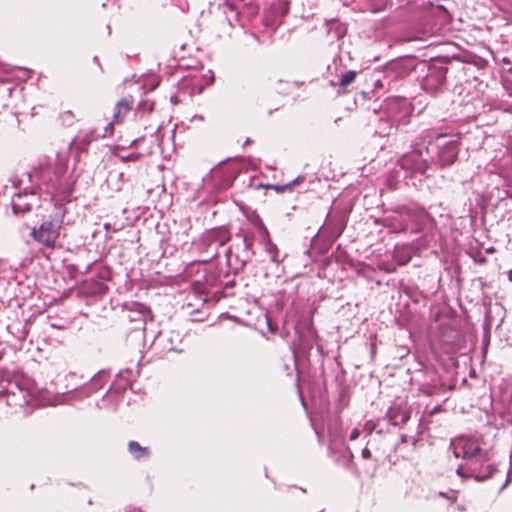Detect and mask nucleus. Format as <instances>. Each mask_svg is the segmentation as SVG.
Wrapping results in <instances>:
<instances>
[{
    "label": "nucleus",
    "mask_w": 512,
    "mask_h": 512,
    "mask_svg": "<svg viewBox=\"0 0 512 512\" xmlns=\"http://www.w3.org/2000/svg\"><path fill=\"white\" fill-rule=\"evenodd\" d=\"M390 214L376 219V224L387 228L391 233L419 234L431 223V217L424 209L407 205H396L386 210Z\"/></svg>",
    "instance_id": "f257e3e1"
},
{
    "label": "nucleus",
    "mask_w": 512,
    "mask_h": 512,
    "mask_svg": "<svg viewBox=\"0 0 512 512\" xmlns=\"http://www.w3.org/2000/svg\"><path fill=\"white\" fill-rule=\"evenodd\" d=\"M451 64L452 59L447 56L420 63V71L424 73L420 82L421 88L429 94L442 93L447 86V74Z\"/></svg>",
    "instance_id": "f03ea898"
},
{
    "label": "nucleus",
    "mask_w": 512,
    "mask_h": 512,
    "mask_svg": "<svg viewBox=\"0 0 512 512\" xmlns=\"http://www.w3.org/2000/svg\"><path fill=\"white\" fill-rule=\"evenodd\" d=\"M429 147H414L411 151L403 154L397 161L399 170L397 173L403 172V178L418 179L428 178V171L432 167L429 156Z\"/></svg>",
    "instance_id": "7ed1b4c3"
},
{
    "label": "nucleus",
    "mask_w": 512,
    "mask_h": 512,
    "mask_svg": "<svg viewBox=\"0 0 512 512\" xmlns=\"http://www.w3.org/2000/svg\"><path fill=\"white\" fill-rule=\"evenodd\" d=\"M55 211L44 219L38 228L33 227L30 237L42 246L54 249L60 237V231L66 215V208L59 201L55 202Z\"/></svg>",
    "instance_id": "20e7f679"
},
{
    "label": "nucleus",
    "mask_w": 512,
    "mask_h": 512,
    "mask_svg": "<svg viewBox=\"0 0 512 512\" xmlns=\"http://www.w3.org/2000/svg\"><path fill=\"white\" fill-rule=\"evenodd\" d=\"M446 137L447 134L439 133L427 146L432 150L429 154L432 166L440 169L451 167L457 161L460 152L459 138L447 140Z\"/></svg>",
    "instance_id": "39448f33"
},
{
    "label": "nucleus",
    "mask_w": 512,
    "mask_h": 512,
    "mask_svg": "<svg viewBox=\"0 0 512 512\" xmlns=\"http://www.w3.org/2000/svg\"><path fill=\"white\" fill-rule=\"evenodd\" d=\"M462 458L465 461V469L469 476L478 482L485 481L493 476L497 471L494 464L487 463V452L483 451L479 446L470 447L465 445L462 448Z\"/></svg>",
    "instance_id": "423d86ee"
},
{
    "label": "nucleus",
    "mask_w": 512,
    "mask_h": 512,
    "mask_svg": "<svg viewBox=\"0 0 512 512\" xmlns=\"http://www.w3.org/2000/svg\"><path fill=\"white\" fill-rule=\"evenodd\" d=\"M60 176L61 169L50 164L40 165L29 173V178L36 182L37 189L51 196V202L55 200L61 189Z\"/></svg>",
    "instance_id": "0eeeda50"
},
{
    "label": "nucleus",
    "mask_w": 512,
    "mask_h": 512,
    "mask_svg": "<svg viewBox=\"0 0 512 512\" xmlns=\"http://www.w3.org/2000/svg\"><path fill=\"white\" fill-rule=\"evenodd\" d=\"M296 333L299 338V350L302 354L309 357L314 346L323 354V346L318 343L319 336L313 325V312L303 315L295 325Z\"/></svg>",
    "instance_id": "6e6552de"
},
{
    "label": "nucleus",
    "mask_w": 512,
    "mask_h": 512,
    "mask_svg": "<svg viewBox=\"0 0 512 512\" xmlns=\"http://www.w3.org/2000/svg\"><path fill=\"white\" fill-rule=\"evenodd\" d=\"M379 111L396 126L407 124L413 112L412 103L403 97L387 98L379 106Z\"/></svg>",
    "instance_id": "1a4fd4ad"
},
{
    "label": "nucleus",
    "mask_w": 512,
    "mask_h": 512,
    "mask_svg": "<svg viewBox=\"0 0 512 512\" xmlns=\"http://www.w3.org/2000/svg\"><path fill=\"white\" fill-rule=\"evenodd\" d=\"M289 5L290 3L287 0L273 1L264 11L263 24L270 28L278 27L281 24L282 19L287 15Z\"/></svg>",
    "instance_id": "9d476101"
},
{
    "label": "nucleus",
    "mask_w": 512,
    "mask_h": 512,
    "mask_svg": "<svg viewBox=\"0 0 512 512\" xmlns=\"http://www.w3.org/2000/svg\"><path fill=\"white\" fill-rule=\"evenodd\" d=\"M134 99L132 96H126L120 99L114 106L112 120L106 125L102 137L111 135L115 125L122 124L126 115L133 109Z\"/></svg>",
    "instance_id": "9b49d317"
},
{
    "label": "nucleus",
    "mask_w": 512,
    "mask_h": 512,
    "mask_svg": "<svg viewBox=\"0 0 512 512\" xmlns=\"http://www.w3.org/2000/svg\"><path fill=\"white\" fill-rule=\"evenodd\" d=\"M420 63H416L414 58H404L391 62L385 69V77L404 78L413 71H416Z\"/></svg>",
    "instance_id": "f8f14e48"
},
{
    "label": "nucleus",
    "mask_w": 512,
    "mask_h": 512,
    "mask_svg": "<svg viewBox=\"0 0 512 512\" xmlns=\"http://www.w3.org/2000/svg\"><path fill=\"white\" fill-rule=\"evenodd\" d=\"M237 252L233 253L232 247H229L226 251L227 264L233 269L234 275L244 271L248 262L251 261L255 252H249V250L237 248Z\"/></svg>",
    "instance_id": "ddd939ff"
},
{
    "label": "nucleus",
    "mask_w": 512,
    "mask_h": 512,
    "mask_svg": "<svg viewBox=\"0 0 512 512\" xmlns=\"http://www.w3.org/2000/svg\"><path fill=\"white\" fill-rule=\"evenodd\" d=\"M35 188H25L22 192H18L12 198V211L16 216L24 215L32 210V203L27 200L28 196L36 195Z\"/></svg>",
    "instance_id": "4468645a"
},
{
    "label": "nucleus",
    "mask_w": 512,
    "mask_h": 512,
    "mask_svg": "<svg viewBox=\"0 0 512 512\" xmlns=\"http://www.w3.org/2000/svg\"><path fill=\"white\" fill-rule=\"evenodd\" d=\"M410 418L411 412L409 410H404L397 406L390 407L382 419H384V421L387 420L388 425L402 428L407 424Z\"/></svg>",
    "instance_id": "2eb2a0df"
},
{
    "label": "nucleus",
    "mask_w": 512,
    "mask_h": 512,
    "mask_svg": "<svg viewBox=\"0 0 512 512\" xmlns=\"http://www.w3.org/2000/svg\"><path fill=\"white\" fill-rule=\"evenodd\" d=\"M231 239V234L226 225L214 227L207 231L205 235V240L211 244L216 242L219 246H224Z\"/></svg>",
    "instance_id": "dca6fc26"
},
{
    "label": "nucleus",
    "mask_w": 512,
    "mask_h": 512,
    "mask_svg": "<svg viewBox=\"0 0 512 512\" xmlns=\"http://www.w3.org/2000/svg\"><path fill=\"white\" fill-rule=\"evenodd\" d=\"M373 112L375 113V115L378 116V124L375 130L376 134L384 137L389 136L394 130H397L398 126H396L394 123L389 121L385 116H383V114H381L379 110L373 108Z\"/></svg>",
    "instance_id": "f3484780"
},
{
    "label": "nucleus",
    "mask_w": 512,
    "mask_h": 512,
    "mask_svg": "<svg viewBox=\"0 0 512 512\" xmlns=\"http://www.w3.org/2000/svg\"><path fill=\"white\" fill-rule=\"evenodd\" d=\"M326 226L331 230V236L338 238L346 227V221L342 215L338 216H327Z\"/></svg>",
    "instance_id": "a211bd4d"
},
{
    "label": "nucleus",
    "mask_w": 512,
    "mask_h": 512,
    "mask_svg": "<svg viewBox=\"0 0 512 512\" xmlns=\"http://www.w3.org/2000/svg\"><path fill=\"white\" fill-rule=\"evenodd\" d=\"M327 33L336 39H342L347 33V25L337 19H330L326 21Z\"/></svg>",
    "instance_id": "6ab92c4d"
},
{
    "label": "nucleus",
    "mask_w": 512,
    "mask_h": 512,
    "mask_svg": "<svg viewBox=\"0 0 512 512\" xmlns=\"http://www.w3.org/2000/svg\"><path fill=\"white\" fill-rule=\"evenodd\" d=\"M129 453L137 461L147 460L150 457V449L148 447L141 446L137 441H130L127 445Z\"/></svg>",
    "instance_id": "aec40b11"
},
{
    "label": "nucleus",
    "mask_w": 512,
    "mask_h": 512,
    "mask_svg": "<svg viewBox=\"0 0 512 512\" xmlns=\"http://www.w3.org/2000/svg\"><path fill=\"white\" fill-rule=\"evenodd\" d=\"M357 76V72L354 70H349L341 74L339 82L331 81L330 84L332 86H338L337 92L346 93L347 88L355 81Z\"/></svg>",
    "instance_id": "412c9836"
},
{
    "label": "nucleus",
    "mask_w": 512,
    "mask_h": 512,
    "mask_svg": "<svg viewBox=\"0 0 512 512\" xmlns=\"http://www.w3.org/2000/svg\"><path fill=\"white\" fill-rule=\"evenodd\" d=\"M125 309L127 310V318L131 322H138L139 324H143L145 322V317L143 313L144 305L140 303H131L130 306L125 305Z\"/></svg>",
    "instance_id": "4be33fe9"
},
{
    "label": "nucleus",
    "mask_w": 512,
    "mask_h": 512,
    "mask_svg": "<svg viewBox=\"0 0 512 512\" xmlns=\"http://www.w3.org/2000/svg\"><path fill=\"white\" fill-rule=\"evenodd\" d=\"M74 180H67L64 184H61V189L57 193V195H61L59 199H56L53 201L55 204L56 201L61 202L63 205L64 203H69L72 201V193L74 190Z\"/></svg>",
    "instance_id": "5701e85b"
},
{
    "label": "nucleus",
    "mask_w": 512,
    "mask_h": 512,
    "mask_svg": "<svg viewBox=\"0 0 512 512\" xmlns=\"http://www.w3.org/2000/svg\"><path fill=\"white\" fill-rule=\"evenodd\" d=\"M3 382H7L9 389H12L16 392L18 390L19 392H23V388L20 385L19 379L16 375H12L7 370H0V384Z\"/></svg>",
    "instance_id": "b1692460"
},
{
    "label": "nucleus",
    "mask_w": 512,
    "mask_h": 512,
    "mask_svg": "<svg viewBox=\"0 0 512 512\" xmlns=\"http://www.w3.org/2000/svg\"><path fill=\"white\" fill-rule=\"evenodd\" d=\"M107 373L103 370H100L98 371L91 379H90V384L89 386L86 388L88 390V395L89 394H92V393H95L96 391H98L100 388H102V386L104 385V383L107 381Z\"/></svg>",
    "instance_id": "393cba45"
},
{
    "label": "nucleus",
    "mask_w": 512,
    "mask_h": 512,
    "mask_svg": "<svg viewBox=\"0 0 512 512\" xmlns=\"http://www.w3.org/2000/svg\"><path fill=\"white\" fill-rule=\"evenodd\" d=\"M411 248L408 246H396L394 250V259L399 265L407 264L411 259Z\"/></svg>",
    "instance_id": "a878e982"
},
{
    "label": "nucleus",
    "mask_w": 512,
    "mask_h": 512,
    "mask_svg": "<svg viewBox=\"0 0 512 512\" xmlns=\"http://www.w3.org/2000/svg\"><path fill=\"white\" fill-rule=\"evenodd\" d=\"M383 421L384 419L382 418H378L376 420H369L364 424L363 431L366 432L367 435H371L372 432L374 431H376L379 434L388 432L389 429L381 425Z\"/></svg>",
    "instance_id": "bb28decb"
},
{
    "label": "nucleus",
    "mask_w": 512,
    "mask_h": 512,
    "mask_svg": "<svg viewBox=\"0 0 512 512\" xmlns=\"http://www.w3.org/2000/svg\"><path fill=\"white\" fill-rule=\"evenodd\" d=\"M330 258H334L335 262L339 264L353 266L352 258L344 249L341 248L340 245L337 246L335 252L332 253Z\"/></svg>",
    "instance_id": "cd10ccee"
},
{
    "label": "nucleus",
    "mask_w": 512,
    "mask_h": 512,
    "mask_svg": "<svg viewBox=\"0 0 512 512\" xmlns=\"http://www.w3.org/2000/svg\"><path fill=\"white\" fill-rule=\"evenodd\" d=\"M387 4L388 0H365L362 10L377 13L384 10Z\"/></svg>",
    "instance_id": "c85d7f7f"
},
{
    "label": "nucleus",
    "mask_w": 512,
    "mask_h": 512,
    "mask_svg": "<svg viewBox=\"0 0 512 512\" xmlns=\"http://www.w3.org/2000/svg\"><path fill=\"white\" fill-rule=\"evenodd\" d=\"M262 245L264 246L265 252L269 255L270 260L276 264H279L281 262L279 257V249L272 242V240H268L265 243H262Z\"/></svg>",
    "instance_id": "c756f323"
},
{
    "label": "nucleus",
    "mask_w": 512,
    "mask_h": 512,
    "mask_svg": "<svg viewBox=\"0 0 512 512\" xmlns=\"http://www.w3.org/2000/svg\"><path fill=\"white\" fill-rule=\"evenodd\" d=\"M259 7L252 0H246L240 4V13L252 18L258 14Z\"/></svg>",
    "instance_id": "7c9ffc66"
},
{
    "label": "nucleus",
    "mask_w": 512,
    "mask_h": 512,
    "mask_svg": "<svg viewBox=\"0 0 512 512\" xmlns=\"http://www.w3.org/2000/svg\"><path fill=\"white\" fill-rule=\"evenodd\" d=\"M58 119L65 127H71L76 122V116L71 110H66L60 113Z\"/></svg>",
    "instance_id": "2f4dec72"
},
{
    "label": "nucleus",
    "mask_w": 512,
    "mask_h": 512,
    "mask_svg": "<svg viewBox=\"0 0 512 512\" xmlns=\"http://www.w3.org/2000/svg\"><path fill=\"white\" fill-rule=\"evenodd\" d=\"M107 290H108V287L105 283H103L101 281H96V280L91 281V286H90L91 293L102 295V294H105L107 292Z\"/></svg>",
    "instance_id": "473e14b6"
},
{
    "label": "nucleus",
    "mask_w": 512,
    "mask_h": 512,
    "mask_svg": "<svg viewBox=\"0 0 512 512\" xmlns=\"http://www.w3.org/2000/svg\"><path fill=\"white\" fill-rule=\"evenodd\" d=\"M254 234H251L249 237H244V240H242V249L249 250V252H255L254 251Z\"/></svg>",
    "instance_id": "72a5a7b5"
},
{
    "label": "nucleus",
    "mask_w": 512,
    "mask_h": 512,
    "mask_svg": "<svg viewBox=\"0 0 512 512\" xmlns=\"http://www.w3.org/2000/svg\"><path fill=\"white\" fill-rule=\"evenodd\" d=\"M117 157L123 163L130 162V161L135 162V161L139 160L140 154L139 153H129L127 155H117Z\"/></svg>",
    "instance_id": "f704fd0d"
},
{
    "label": "nucleus",
    "mask_w": 512,
    "mask_h": 512,
    "mask_svg": "<svg viewBox=\"0 0 512 512\" xmlns=\"http://www.w3.org/2000/svg\"><path fill=\"white\" fill-rule=\"evenodd\" d=\"M257 231H258V234H259V237H260V243L261 244L265 243L268 240H271L269 231H268V229H267V227L265 225L261 226Z\"/></svg>",
    "instance_id": "c9c22d12"
},
{
    "label": "nucleus",
    "mask_w": 512,
    "mask_h": 512,
    "mask_svg": "<svg viewBox=\"0 0 512 512\" xmlns=\"http://www.w3.org/2000/svg\"><path fill=\"white\" fill-rule=\"evenodd\" d=\"M191 315L193 316L192 317V321H195V322H201V321H204L206 319V315L203 311H200V310H193L191 312Z\"/></svg>",
    "instance_id": "e433bc0d"
},
{
    "label": "nucleus",
    "mask_w": 512,
    "mask_h": 512,
    "mask_svg": "<svg viewBox=\"0 0 512 512\" xmlns=\"http://www.w3.org/2000/svg\"><path fill=\"white\" fill-rule=\"evenodd\" d=\"M305 179H306V177L304 175H299L296 178H294L292 181L288 182L287 185H289V191H292V188L295 185H298V184L304 182Z\"/></svg>",
    "instance_id": "4c0bfd02"
},
{
    "label": "nucleus",
    "mask_w": 512,
    "mask_h": 512,
    "mask_svg": "<svg viewBox=\"0 0 512 512\" xmlns=\"http://www.w3.org/2000/svg\"><path fill=\"white\" fill-rule=\"evenodd\" d=\"M269 188L273 189L277 193H284L286 191H289V185H287V183L283 185L272 184L271 186H269Z\"/></svg>",
    "instance_id": "58836bf2"
},
{
    "label": "nucleus",
    "mask_w": 512,
    "mask_h": 512,
    "mask_svg": "<svg viewBox=\"0 0 512 512\" xmlns=\"http://www.w3.org/2000/svg\"><path fill=\"white\" fill-rule=\"evenodd\" d=\"M251 234H253V233L241 227L238 229L235 236H236V238H239L242 241V240H244V237H249Z\"/></svg>",
    "instance_id": "ea45409f"
},
{
    "label": "nucleus",
    "mask_w": 512,
    "mask_h": 512,
    "mask_svg": "<svg viewBox=\"0 0 512 512\" xmlns=\"http://www.w3.org/2000/svg\"><path fill=\"white\" fill-rule=\"evenodd\" d=\"M456 473L462 478L470 477L469 473L465 469V463L457 468Z\"/></svg>",
    "instance_id": "a19ab883"
},
{
    "label": "nucleus",
    "mask_w": 512,
    "mask_h": 512,
    "mask_svg": "<svg viewBox=\"0 0 512 512\" xmlns=\"http://www.w3.org/2000/svg\"><path fill=\"white\" fill-rule=\"evenodd\" d=\"M251 223L255 226V228L258 230L261 226H264V222L262 221V219L258 216V215H255L254 218L251 219Z\"/></svg>",
    "instance_id": "79ce46f5"
},
{
    "label": "nucleus",
    "mask_w": 512,
    "mask_h": 512,
    "mask_svg": "<svg viewBox=\"0 0 512 512\" xmlns=\"http://www.w3.org/2000/svg\"><path fill=\"white\" fill-rule=\"evenodd\" d=\"M98 277L101 280H109L110 279V271L108 269H103L101 272L98 273Z\"/></svg>",
    "instance_id": "37998d69"
},
{
    "label": "nucleus",
    "mask_w": 512,
    "mask_h": 512,
    "mask_svg": "<svg viewBox=\"0 0 512 512\" xmlns=\"http://www.w3.org/2000/svg\"><path fill=\"white\" fill-rule=\"evenodd\" d=\"M438 495H439L440 497H444V498H446V499L450 500L452 503H454V502L457 500V497H456L455 495H449V494H448V493H446V492H442V491H440V492L438 493Z\"/></svg>",
    "instance_id": "c03bdc74"
},
{
    "label": "nucleus",
    "mask_w": 512,
    "mask_h": 512,
    "mask_svg": "<svg viewBox=\"0 0 512 512\" xmlns=\"http://www.w3.org/2000/svg\"><path fill=\"white\" fill-rule=\"evenodd\" d=\"M222 285H223V289L224 290H228V289L233 288L235 286V280L234 279L227 280L225 282H222Z\"/></svg>",
    "instance_id": "a18cd8bd"
},
{
    "label": "nucleus",
    "mask_w": 512,
    "mask_h": 512,
    "mask_svg": "<svg viewBox=\"0 0 512 512\" xmlns=\"http://www.w3.org/2000/svg\"><path fill=\"white\" fill-rule=\"evenodd\" d=\"M359 436H360V431H359V429L355 428V429H353V430L351 431L350 436H349V439H350L351 441H354V440H356Z\"/></svg>",
    "instance_id": "49530a36"
},
{
    "label": "nucleus",
    "mask_w": 512,
    "mask_h": 512,
    "mask_svg": "<svg viewBox=\"0 0 512 512\" xmlns=\"http://www.w3.org/2000/svg\"><path fill=\"white\" fill-rule=\"evenodd\" d=\"M371 455H372V454H371V451H370L367 447H365L364 449H362V451H361V456H362V458H363V459H370V458H371Z\"/></svg>",
    "instance_id": "de8ad7c7"
},
{
    "label": "nucleus",
    "mask_w": 512,
    "mask_h": 512,
    "mask_svg": "<svg viewBox=\"0 0 512 512\" xmlns=\"http://www.w3.org/2000/svg\"><path fill=\"white\" fill-rule=\"evenodd\" d=\"M93 135L92 134H87L81 141V143L83 145H89L91 143V141L93 140Z\"/></svg>",
    "instance_id": "09e8293b"
},
{
    "label": "nucleus",
    "mask_w": 512,
    "mask_h": 512,
    "mask_svg": "<svg viewBox=\"0 0 512 512\" xmlns=\"http://www.w3.org/2000/svg\"><path fill=\"white\" fill-rule=\"evenodd\" d=\"M9 394L15 395V391L12 389H9V388H3L0 390V397L9 395Z\"/></svg>",
    "instance_id": "8fccbe9b"
},
{
    "label": "nucleus",
    "mask_w": 512,
    "mask_h": 512,
    "mask_svg": "<svg viewBox=\"0 0 512 512\" xmlns=\"http://www.w3.org/2000/svg\"><path fill=\"white\" fill-rule=\"evenodd\" d=\"M441 411H442V406L441 405H436L428 413L430 415H434V414H437V413H439Z\"/></svg>",
    "instance_id": "3c124183"
},
{
    "label": "nucleus",
    "mask_w": 512,
    "mask_h": 512,
    "mask_svg": "<svg viewBox=\"0 0 512 512\" xmlns=\"http://www.w3.org/2000/svg\"><path fill=\"white\" fill-rule=\"evenodd\" d=\"M272 184H262V183H259L257 185H255V188L256 189H259V188H264V189H270L269 186H271Z\"/></svg>",
    "instance_id": "603ef678"
},
{
    "label": "nucleus",
    "mask_w": 512,
    "mask_h": 512,
    "mask_svg": "<svg viewBox=\"0 0 512 512\" xmlns=\"http://www.w3.org/2000/svg\"><path fill=\"white\" fill-rule=\"evenodd\" d=\"M509 481H510V472H508L506 481L503 484V486L501 487V490H503L505 488V486L509 483Z\"/></svg>",
    "instance_id": "864d4df0"
},
{
    "label": "nucleus",
    "mask_w": 512,
    "mask_h": 512,
    "mask_svg": "<svg viewBox=\"0 0 512 512\" xmlns=\"http://www.w3.org/2000/svg\"><path fill=\"white\" fill-rule=\"evenodd\" d=\"M371 354L374 355L376 352V344L371 343L370 344Z\"/></svg>",
    "instance_id": "5fc2aeb1"
},
{
    "label": "nucleus",
    "mask_w": 512,
    "mask_h": 512,
    "mask_svg": "<svg viewBox=\"0 0 512 512\" xmlns=\"http://www.w3.org/2000/svg\"><path fill=\"white\" fill-rule=\"evenodd\" d=\"M400 442H401V443H405V442H407V435L402 434V435H401V438H400Z\"/></svg>",
    "instance_id": "6e6d98bb"
},
{
    "label": "nucleus",
    "mask_w": 512,
    "mask_h": 512,
    "mask_svg": "<svg viewBox=\"0 0 512 512\" xmlns=\"http://www.w3.org/2000/svg\"><path fill=\"white\" fill-rule=\"evenodd\" d=\"M93 61H94L95 63H97V64L99 65L100 69L102 70V67H101L100 62H99V58H98L97 56H95V57L93 58Z\"/></svg>",
    "instance_id": "4d7b16f0"
},
{
    "label": "nucleus",
    "mask_w": 512,
    "mask_h": 512,
    "mask_svg": "<svg viewBox=\"0 0 512 512\" xmlns=\"http://www.w3.org/2000/svg\"><path fill=\"white\" fill-rule=\"evenodd\" d=\"M508 279L512 282V269L508 271Z\"/></svg>",
    "instance_id": "13d9d810"
},
{
    "label": "nucleus",
    "mask_w": 512,
    "mask_h": 512,
    "mask_svg": "<svg viewBox=\"0 0 512 512\" xmlns=\"http://www.w3.org/2000/svg\"><path fill=\"white\" fill-rule=\"evenodd\" d=\"M250 142H251V141H250V139H249V138H247V139L245 140V142H244V144H243V145H244V146H245V145H248Z\"/></svg>",
    "instance_id": "bf43d9fd"
},
{
    "label": "nucleus",
    "mask_w": 512,
    "mask_h": 512,
    "mask_svg": "<svg viewBox=\"0 0 512 512\" xmlns=\"http://www.w3.org/2000/svg\"><path fill=\"white\" fill-rule=\"evenodd\" d=\"M454 454H455V457H457V458L460 457V453L458 451L455 450Z\"/></svg>",
    "instance_id": "052dcab7"
},
{
    "label": "nucleus",
    "mask_w": 512,
    "mask_h": 512,
    "mask_svg": "<svg viewBox=\"0 0 512 512\" xmlns=\"http://www.w3.org/2000/svg\"><path fill=\"white\" fill-rule=\"evenodd\" d=\"M378 84H379L380 86H383V84H382V82H381L380 80H377L376 85H378Z\"/></svg>",
    "instance_id": "680f3d73"
},
{
    "label": "nucleus",
    "mask_w": 512,
    "mask_h": 512,
    "mask_svg": "<svg viewBox=\"0 0 512 512\" xmlns=\"http://www.w3.org/2000/svg\"><path fill=\"white\" fill-rule=\"evenodd\" d=\"M418 246H423V243L420 239H418Z\"/></svg>",
    "instance_id": "e2e57ef3"
},
{
    "label": "nucleus",
    "mask_w": 512,
    "mask_h": 512,
    "mask_svg": "<svg viewBox=\"0 0 512 512\" xmlns=\"http://www.w3.org/2000/svg\"><path fill=\"white\" fill-rule=\"evenodd\" d=\"M105 229H109L110 225L109 224H105Z\"/></svg>",
    "instance_id": "0e129e2a"
},
{
    "label": "nucleus",
    "mask_w": 512,
    "mask_h": 512,
    "mask_svg": "<svg viewBox=\"0 0 512 512\" xmlns=\"http://www.w3.org/2000/svg\"><path fill=\"white\" fill-rule=\"evenodd\" d=\"M330 262V258H328L325 262V265H328V263Z\"/></svg>",
    "instance_id": "69168bd1"
},
{
    "label": "nucleus",
    "mask_w": 512,
    "mask_h": 512,
    "mask_svg": "<svg viewBox=\"0 0 512 512\" xmlns=\"http://www.w3.org/2000/svg\"><path fill=\"white\" fill-rule=\"evenodd\" d=\"M3 357V352H0V360L2 359Z\"/></svg>",
    "instance_id": "338daca9"
}]
</instances>
